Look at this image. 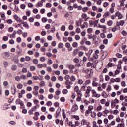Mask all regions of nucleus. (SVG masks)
Here are the masks:
<instances>
[{
	"label": "nucleus",
	"instance_id": "nucleus-1",
	"mask_svg": "<svg viewBox=\"0 0 127 127\" xmlns=\"http://www.w3.org/2000/svg\"><path fill=\"white\" fill-rule=\"evenodd\" d=\"M91 92L92 94V97L93 98H99L101 97V94L100 93H98L95 89H92L91 90Z\"/></svg>",
	"mask_w": 127,
	"mask_h": 127
},
{
	"label": "nucleus",
	"instance_id": "nucleus-2",
	"mask_svg": "<svg viewBox=\"0 0 127 127\" xmlns=\"http://www.w3.org/2000/svg\"><path fill=\"white\" fill-rule=\"evenodd\" d=\"M74 91L77 94V95H79L80 94H82V91L80 90L79 88V86L78 85H76L75 86L74 88Z\"/></svg>",
	"mask_w": 127,
	"mask_h": 127
},
{
	"label": "nucleus",
	"instance_id": "nucleus-3",
	"mask_svg": "<svg viewBox=\"0 0 127 127\" xmlns=\"http://www.w3.org/2000/svg\"><path fill=\"white\" fill-rule=\"evenodd\" d=\"M14 18L19 23H21V22H23V20H22L20 18L18 17V16H17V15H14Z\"/></svg>",
	"mask_w": 127,
	"mask_h": 127
},
{
	"label": "nucleus",
	"instance_id": "nucleus-4",
	"mask_svg": "<svg viewBox=\"0 0 127 127\" xmlns=\"http://www.w3.org/2000/svg\"><path fill=\"white\" fill-rule=\"evenodd\" d=\"M115 15L118 17V19H122L123 18V15H122L119 11L116 12L115 13Z\"/></svg>",
	"mask_w": 127,
	"mask_h": 127
},
{
	"label": "nucleus",
	"instance_id": "nucleus-5",
	"mask_svg": "<svg viewBox=\"0 0 127 127\" xmlns=\"http://www.w3.org/2000/svg\"><path fill=\"white\" fill-rule=\"evenodd\" d=\"M78 107L77 104H74L73 105L71 111L72 112H75L77 110H78Z\"/></svg>",
	"mask_w": 127,
	"mask_h": 127
},
{
	"label": "nucleus",
	"instance_id": "nucleus-6",
	"mask_svg": "<svg viewBox=\"0 0 127 127\" xmlns=\"http://www.w3.org/2000/svg\"><path fill=\"white\" fill-rule=\"evenodd\" d=\"M21 24H23L24 27H25V28H27V29H28L29 28V25H28L27 22H24L23 20L22 22H21Z\"/></svg>",
	"mask_w": 127,
	"mask_h": 127
},
{
	"label": "nucleus",
	"instance_id": "nucleus-7",
	"mask_svg": "<svg viewBox=\"0 0 127 127\" xmlns=\"http://www.w3.org/2000/svg\"><path fill=\"white\" fill-rule=\"evenodd\" d=\"M101 96L103 98H104V99H107L108 98V94H107L106 91H103L101 93Z\"/></svg>",
	"mask_w": 127,
	"mask_h": 127
},
{
	"label": "nucleus",
	"instance_id": "nucleus-8",
	"mask_svg": "<svg viewBox=\"0 0 127 127\" xmlns=\"http://www.w3.org/2000/svg\"><path fill=\"white\" fill-rule=\"evenodd\" d=\"M92 87L91 86H87L86 93L88 95V94H90L91 93V91H92Z\"/></svg>",
	"mask_w": 127,
	"mask_h": 127
},
{
	"label": "nucleus",
	"instance_id": "nucleus-9",
	"mask_svg": "<svg viewBox=\"0 0 127 127\" xmlns=\"http://www.w3.org/2000/svg\"><path fill=\"white\" fill-rule=\"evenodd\" d=\"M77 98L76 99V101L77 102H80L81 100H82V94H77Z\"/></svg>",
	"mask_w": 127,
	"mask_h": 127
},
{
	"label": "nucleus",
	"instance_id": "nucleus-10",
	"mask_svg": "<svg viewBox=\"0 0 127 127\" xmlns=\"http://www.w3.org/2000/svg\"><path fill=\"white\" fill-rule=\"evenodd\" d=\"M124 24H125V21L124 20L121 21L120 22H117L116 23V25L117 26H120V25H121L122 26H123Z\"/></svg>",
	"mask_w": 127,
	"mask_h": 127
},
{
	"label": "nucleus",
	"instance_id": "nucleus-11",
	"mask_svg": "<svg viewBox=\"0 0 127 127\" xmlns=\"http://www.w3.org/2000/svg\"><path fill=\"white\" fill-rule=\"evenodd\" d=\"M67 67L68 69H70V70H73V69L75 68V66L72 64H69V65H67Z\"/></svg>",
	"mask_w": 127,
	"mask_h": 127
},
{
	"label": "nucleus",
	"instance_id": "nucleus-12",
	"mask_svg": "<svg viewBox=\"0 0 127 127\" xmlns=\"http://www.w3.org/2000/svg\"><path fill=\"white\" fill-rule=\"evenodd\" d=\"M86 66L87 67H94V65H93V63L90 62L87 63Z\"/></svg>",
	"mask_w": 127,
	"mask_h": 127
},
{
	"label": "nucleus",
	"instance_id": "nucleus-13",
	"mask_svg": "<svg viewBox=\"0 0 127 127\" xmlns=\"http://www.w3.org/2000/svg\"><path fill=\"white\" fill-rule=\"evenodd\" d=\"M16 69H17V66L16 65H13L11 66L12 71H16Z\"/></svg>",
	"mask_w": 127,
	"mask_h": 127
},
{
	"label": "nucleus",
	"instance_id": "nucleus-14",
	"mask_svg": "<svg viewBox=\"0 0 127 127\" xmlns=\"http://www.w3.org/2000/svg\"><path fill=\"white\" fill-rule=\"evenodd\" d=\"M62 93L64 95H67L68 94V90L67 89H64L63 90Z\"/></svg>",
	"mask_w": 127,
	"mask_h": 127
},
{
	"label": "nucleus",
	"instance_id": "nucleus-15",
	"mask_svg": "<svg viewBox=\"0 0 127 127\" xmlns=\"http://www.w3.org/2000/svg\"><path fill=\"white\" fill-rule=\"evenodd\" d=\"M108 54H109V52H103L102 57H104V58H106V57H107V56H108Z\"/></svg>",
	"mask_w": 127,
	"mask_h": 127
},
{
	"label": "nucleus",
	"instance_id": "nucleus-16",
	"mask_svg": "<svg viewBox=\"0 0 127 127\" xmlns=\"http://www.w3.org/2000/svg\"><path fill=\"white\" fill-rule=\"evenodd\" d=\"M91 116L92 118H96V116H97V113L95 112H91Z\"/></svg>",
	"mask_w": 127,
	"mask_h": 127
},
{
	"label": "nucleus",
	"instance_id": "nucleus-17",
	"mask_svg": "<svg viewBox=\"0 0 127 127\" xmlns=\"http://www.w3.org/2000/svg\"><path fill=\"white\" fill-rule=\"evenodd\" d=\"M81 50H84V51H88V48L86 46H82L81 47Z\"/></svg>",
	"mask_w": 127,
	"mask_h": 127
},
{
	"label": "nucleus",
	"instance_id": "nucleus-18",
	"mask_svg": "<svg viewBox=\"0 0 127 127\" xmlns=\"http://www.w3.org/2000/svg\"><path fill=\"white\" fill-rule=\"evenodd\" d=\"M110 15V12H108L106 13H105L103 15L104 18H106V17H108Z\"/></svg>",
	"mask_w": 127,
	"mask_h": 127
},
{
	"label": "nucleus",
	"instance_id": "nucleus-19",
	"mask_svg": "<svg viewBox=\"0 0 127 127\" xmlns=\"http://www.w3.org/2000/svg\"><path fill=\"white\" fill-rule=\"evenodd\" d=\"M17 87L18 89H21L23 88V85L19 83L17 85Z\"/></svg>",
	"mask_w": 127,
	"mask_h": 127
},
{
	"label": "nucleus",
	"instance_id": "nucleus-20",
	"mask_svg": "<svg viewBox=\"0 0 127 127\" xmlns=\"http://www.w3.org/2000/svg\"><path fill=\"white\" fill-rule=\"evenodd\" d=\"M90 84H91V80H87L85 81V86H87V85H90Z\"/></svg>",
	"mask_w": 127,
	"mask_h": 127
},
{
	"label": "nucleus",
	"instance_id": "nucleus-21",
	"mask_svg": "<svg viewBox=\"0 0 127 127\" xmlns=\"http://www.w3.org/2000/svg\"><path fill=\"white\" fill-rule=\"evenodd\" d=\"M37 67L38 68V69H42V68L43 67V64H39L37 65Z\"/></svg>",
	"mask_w": 127,
	"mask_h": 127
},
{
	"label": "nucleus",
	"instance_id": "nucleus-22",
	"mask_svg": "<svg viewBox=\"0 0 127 127\" xmlns=\"http://www.w3.org/2000/svg\"><path fill=\"white\" fill-rule=\"evenodd\" d=\"M100 103L102 105H104L106 103V99H102L100 100Z\"/></svg>",
	"mask_w": 127,
	"mask_h": 127
},
{
	"label": "nucleus",
	"instance_id": "nucleus-23",
	"mask_svg": "<svg viewBox=\"0 0 127 127\" xmlns=\"http://www.w3.org/2000/svg\"><path fill=\"white\" fill-rule=\"evenodd\" d=\"M27 99H31L32 98V95L31 93H28L26 95Z\"/></svg>",
	"mask_w": 127,
	"mask_h": 127
},
{
	"label": "nucleus",
	"instance_id": "nucleus-24",
	"mask_svg": "<svg viewBox=\"0 0 127 127\" xmlns=\"http://www.w3.org/2000/svg\"><path fill=\"white\" fill-rule=\"evenodd\" d=\"M107 24L109 26H112L113 25V21L112 20H109L107 22Z\"/></svg>",
	"mask_w": 127,
	"mask_h": 127
},
{
	"label": "nucleus",
	"instance_id": "nucleus-25",
	"mask_svg": "<svg viewBox=\"0 0 127 127\" xmlns=\"http://www.w3.org/2000/svg\"><path fill=\"white\" fill-rule=\"evenodd\" d=\"M78 84L79 85H83V84H84V81L82 79H79L78 81Z\"/></svg>",
	"mask_w": 127,
	"mask_h": 127
},
{
	"label": "nucleus",
	"instance_id": "nucleus-26",
	"mask_svg": "<svg viewBox=\"0 0 127 127\" xmlns=\"http://www.w3.org/2000/svg\"><path fill=\"white\" fill-rule=\"evenodd\" d=\"M61 30L62 31H65V30H66V27L65 26V25L62 26V27H61Z\"/></svg>",
	"mask_w": 127,
	"mask_h": 127
},
{
	"label": "nucleus",
	"instance_id": "nucleus-27",
	"mask_svg": "<svg viewBox=\"0 0 127 127\" xmlns=\"http://www.w3.org/2000/svg\"><path fill=\"white\" fill-rule=\"evenodd\" d=\"M88 10H89V8H88V7H85L82 8V11H83V12H87Z\"/></svg>",
	"mask_w": 127,
	"mask_h": 127
},
{
	"label": "nucleus",
	"instance_id": "nucleus-28",
	"mask_svg": "<svg viewBox=\"0 0 127 127\" xmlns=\"http://www.w3.org/2000/svg\"><path fill=\"white\" fill-rule=\"evenodd\" d=\"M92 86L93 87H98V83L96 81H92Z\"/></svg>",
	"mask_w": 127,
	"mask_h": 127
},
{
	"label": "nucleus",
	"instance_id": "nucleus-29",
	"mask_svg": "<svg viewBox=\"0 0 127 127\" xmlns=\"http://www.w3.org/2000/svg\"><path fill=\"white\" fill-rule=\"evenodd\" d=\"M36 69V67L34 66H31L30 67V71H35V69Z\"/></svg>",
	"mask_w": 127,
	"mask_h": 127
},
{
	"label": "nucleus",
	"instance_id": "nucleus-30",
	"mask_svg": "<svg viewBox=\"0 0 127 127\" xmlns=\"http://www.w3.org/2000/svg\"><path fill=\"white\" fill-rule=\"evenodd\" d=\"M64 80H65V81H68L70 80V75H66L64 77Z\"/></svg>",
	"mask_w": 127,
	"mask_h": 127
},
{
	"label": "nucleus",
	"instance_id": "nucleus-31",
	"mask_svg": "<svg viewBox=\"0 0 127 127\" xmlns=\"http://www.w3.org/2000/svg\"><path fill=\"white\" fill-rule=\"evenodd\" d=\"M15 81H17V82H20L21 78L19 76H17L16 77H15Z\"/></svg>",
	"mask_w": 127,
	"mask_h": 127
},
{
	"label": "nucleus",
	"instance_id": "nucleus-32",
	"mask_svg": "<svg viewBox=\"0 0 127 127\" xmlns=\"http://www.w3.org/2000/svg\"><path fill=\"white\" fill-rule=\"evenodd\" d=\"M70 80L71 82H74V81H76V77H75V76H72L70 77Z\"/></svg>",
	"mask_w": 127,
	"mask_h": 127
},
{
	"label": "nucleus",
	"instance_id": "nucleus-33",
	"mask_svg": "<svg viewBox=\"0 0 127 127\" xmlns=\"http://www.w3.org/2000/svg\"><path fill=\"white\" fill-rule=\"evenodd\" d=\"M33 63H34V64H38V60L34 59L33 60Z\"/></svg>",
	"mask_w": 127,
	"mask_h": 127
},
{
	"label": "nucleus",
	"instance_id": "nucleus-34",
	"mask_svg": "<svg viewBox=\"0 0 127 127\" xmlns=\"http://www.w3.org/2000/svg\"><path fill=\"white\" fill-rule=\"evenodd\" d=\"M88 110L92 112V110H94V106L93 105H89L88 106Z\"/></svg>",
	"mask_w": 127,
	"mask_h": 127
},
{
	"label": "nucleus",
	"instance_id": "nucleus-35",
	"mask_svg": "<svg viewBox=\"0 0 127 127\" xmlns=\"http://www.w3.org/2000/svg\"><path fill=\"white\" fill-rule=\"evenodd\" d=\"M31 59V58L30 57H29V56H26L25 57V60H26V61H30Z\"/></svg>",
	"mask_w": 127,
	"mask_h": 127
},
{
	"label": "nucleus",
	"instance_id": "nucleus-36",
	"mask_svg": "<svg viewBox=\"0 0 127 127\" xmlns=\"http://www.w3.org/2000/svg\"><path fill=\"white\" fill-rule=\"evenodd\" d=\"M91 113H92V111H90L89 109L87 110L85 115L88 117V116H89V114H91Z\"/></svg>",
	"mask_w": 127,
	"mask_h": 127
},
{
	"label": "nucleus",
	"instance_id": "nucleus-37",
	"mask_svg": "<svg viewBox=\"0 0 127 127\" xmlns=\"http://www.w3.org/2000/svg\"><path fill=\"white\" fill-rule=\"evenodd\" d=\"M25 7H26V6L25 5V4H21L20 8H21V9H25Z\"/></svg>",
	"mask_w": 127,
	"mask_h": 127
},
{
	"label": "nucleus",
	"instance_id": "nucleus-38",
	"mask_svg": "<svg viewBox=\"0 0 127 127\" xmlns=\"http://www.w3.org/2000/svg\"><path fill=\"white\" fill-rule=\"evenodd\" d=\"M40 61H41L42 62H44L45 61V57H42L40 58Z\"/></svg>",
	"mask_w": 127,
	"mask_h": 127
},
{
	"label": "nucleus",
	"instance_id": "nucleus-39",
	"mask_svg": "<svg viewBox=\"0 0 127 127\" xmlns=\"http://www.w3.org/2000/svg\"><path fill=\"white\" fill-rule=\"evenodd\" d=\"M55 94L56 96H59V95L61 94V91H60V90H57V91L55 92Z\"/></svg>",
	"mask_w": 127,
	"mask_h": 127
},
{
	"label": "nucleus",
	"instance_id": "nucleus-40",
	"mask_svg": "<svg viewBox=\"0 0 127 127\" xmlns=\"http://www.w3.org/2000/svg\"><path fill=\"white\" fill-rule=\"evenodd\" d=\"M47 70L48 72H49L50 73L52 71V69H51V67L50 66L47 67Z\"/></svg>",
	"mask_w": 127,
	"mask_h": 127
},
{
	"label": "nucleus",
	"instance_id": "nucleus-41",
	"mask_svg": "<svg viewBox=\"0 0 127 127\" xmlns=\"http://www.w3.org/2000/svg\"><path fill=\"white\" fill-rule=\"evenodd\" d=\"M75 38L76 40H80L81 38L80 37V36L76 35L75 36Z\"/></svg>",
	"mask_w": 127,
	"mask_h": 127
},
{
	"label": "nucleus",
	"instance_id": "nucleus-42",
	"mask_svg": "<svg viewBox=\"0 0 127 127\" xmlns=\"http://www.w3.org/2000/svg\"><path fill=\"white\" fill-rule=\"evenodd\" d=\"M38 99L39 100H43V99H44V96L42 95H40L38 96Z\"/></svg>",
	"mask_w": 127,
	"mask_h": 127
},
{
	"label": "nucleus",
	"instance_id": "nucleus-43",
	"mask_svg": "<svg viewBox=\"0 0 127 127\" xmlns=\"http://www.w3.org/2000/svg\"><path fill=\"white\" fill-rule=\"evenodd\" d=\"M22 72L23 73H27V69L26 68H23L22 69Z\"/></svg>",
	"mask_w": 127,
	"mask_h": 127
},
{
	"label": "nucleus",
	"instance_id": "nucleus-44",
	"mask_svg": "<svg viewBox=\"0 0 127 127\" xmlns=\"http://www.w3.org/2000/svg\"><path fill=\"white\" fill-rule=\"evenodd\" d=\"M115 106H116V105H115V102L114 101V100H112L111 101V108H114L115 107Z\"/></svg>",
	"mask_w": 127,
	"mask_h": 127
},
{
	"label": "nucleus",
	"instance_id": "nucleus-45",
	"mask_svg": "<svg viewBox=\"0 0 127 127\" xmlns=\"http://www.w3.org/2000/svg\"><path fill=\"white\" fill-rule=\"evenodd\" d=\"M103 108V107H102V105H99L97 107V111H101L102 109Z\"/></svg>",
	"mask_w": 127,
	"mask_h": 127
},
{
	"label": "nucleus",
	"instance_id": "nucleus-46",
	"mask_svg": "<svg viewBox=\"0 0 127 127\" xmlns=\"http://www.w3.org/2000/svg\"><path fill=\"white\" fill-rule=\"evenodd\" d=\"M86 123H87V121H86V120L83 119L82 120L81 124V125L84 126V125H85Z\"/></svg>",
	"mask_w": 127,
	"mask_h": 127
},
{
	"label": "nucleus",
	"instance_id": "nucleus-47",
	"mask_svg": "<svg viewBox=\"0 0 127 127\" xmlns=\"http://www.w3.org/2000/svg\"><path fill=\"white\" fill-rule=\"evenodd\" d=\"M115 79V82L116 83H120V82H121V78H116Z\"/></svg>",
	"mask_w": 127,
	"mask_h": 127
},
{
	"label": "nucleus",
	"instance_id": "nucleus-48",
	"mask_svg": "<svg viewBox=\"0 0 127 127\" xmlns=\"http://www.w3.org/2000/svg\"><path fill=\"white\" fill-rule=\"evenodd\" d=\"M63 73V74H64V75H67V74L69 73V71H68V70H64Z\"/></svg>",
	"mask_w": 127,
	"mask_h": 127
},
{
	"label": "nucleus",
	"instance_id": "nucleus-49",
	"mask_svg": "<svg viewBox=\"0 0 127 127\" xmlns=\"http://www.w3.org/2000/svg\"><path fill=\"white\" fill-rule=\"evenodd\" d=\"M63 46H64V44H63V43H60L59 44L58 47L59 48H62V47H63Z\"/></svg>",
	"mask_w": 127,
	"mask_h": 127
},
{
	"label": "nucleus",
	"instance_id": "nucleus-50",
	"mask_svg": "<svg viewBox=\"0 0 127 127\" xmlns=\"http://www.w3.org/2000/svg\"><path fill=\"white\" fill-rule=\"evenodd\" d=\"M3 86L6 87V86H8V82L5 81L3 82Z\"/></svg>",
	"mask_w": 127,
	"mask_h": 127
},
{
	"label": "nucleus",
	"instance_id": "nucleus-51",
	"mask_svg": "<svg viewBox=\"0 0 127 127\" xmlns=\"http://www.w3.org/2000/svg\"><path fill=\"white\" fill-rule=\"evenodd\" d=\"M47 106L50 107L52 105V102L51 101H48L46 103Z\"/></svg>",
	"mask_w": 127,
	"mask_h": 127
},
{
	"label": "nucleus",
	"instance_id": "nucleus-52",
	"mask_svg": "<svg viewBox=\"0 0 127 127\" xmlns=\"http://www.w3.org/2000/svg\"><path fill=\"white\" fill-rule=\"evenodd\" d=\"M116 56L118 58H122V57H123V56L120 53H117Z\"/></svg>",
	"mask_w": 127,
	"mask_h": 127
},
{
	"label": "nucleus",
	"instance_id": "nucleus-53",
	"mask_svg": "<svg viewBox=\"0 0 127 127\" xmlns=\"http://www.w3.org/2000/svg\"><path fill=\"white\" fill-rule=\"evenodd\" d=\"M3 40L4 41H7V40H8V37H7V36H4L3 37Z\"/></svg>",
	"mask_w": 127,
	"mask_h": 127
},
{
	"label": "nucleus",
	"instance_id": "nucleus-54",
	"mask_svg": "<svg viewBox=\"0 0 127 127\" xmlns=\"http://www.w3.org/2000/svg\"><path fill=\"white\" fill-rule=\"evenodd\" d=\"M46 55L48 57H51L52 56V54L51 53L47 52L46 53Z\"/></svg>",
	"mask_w": 127,
	"mask_h": 127
},
{
	"label": "nucleus",
	"instance_id": "nucleus-55",
	"mask_svg": "<svg viewBox=\"0 0 127 127\" xmlns=\"http://www.w3.org/2000/svg\"><path fill=\"white\" fill-rule=\"evenodd\" d=\"M100 37L101 38H105L106 37V35L104 33H102L100 34Z\"/></svg>",
	"mask_w": 127,
	"mask_h": 127
},
{
	"label": "nucleus",
	"instance_id": "nucleus-56",
	"mask_svg": "<svg viewBox=\"0 0 127 127\" xmlns=\"http://www.w3.org/2000/svg\"><path fill=\"white\" fill-rule=\"evenodd\" d=\"M93 127H99V126H98V125H96L97 122H96V121L93 122Z\"/></svg>",
	"mask_w": 127,
	"mask_h": 127
},
{
	"label": "nucleus",
	"instance_id": "nucleus-57",
	"mask_svg": "<svg viewBox=\"0 0 127 127\" xmlns=\"http://www.w3.org/2000/svg\"><path fill=\"white\" fill-rule=\"evenodd\" d=\"M34 25H35V26L39 27V26H40V23H39V22H36L34 23Z\"/></svg>",
	"mask_w": 127,
	"mask_h": 127
},
{
	"label": "nucleus",
	"instance_id": "nucleus-58",
	"mask_svg": "<svg viewBox=\"0 0 127 127\" xmlns=\"http://www.w3.org/2000/svg\"><path fill=\"white\" fill-rule=\"evenodd\" d=\"M52 60H51V59H48V65H51V64L52 63Z\"/></svg>",
	"mask_w": 127,
	"mask_h": 127
},
{
	"label": "nucleus",
	"instance_id": "nucleus-59",
	"mask_svg": "<svg viewBox=\"0 0 127 127\" xmlns=\"http://www.w3.org/2000/svg\"><path fill=\"white\" fill-rule=\"evenodd\" d=\"M14 43H15V42L13 39L10 40L9 41V43L10 44H14Z\"/></svg>",
	"mask_w": 127,
	"mask_h": 127
},
{
	"label": "nucleus",
	"instance_id": "nucleus-60",
	"mask_svg": "<svg viewBox=\"0 0 127 127\" xmlns=\"http://www.w3.org/2000/svg\"><path fill=\"white\" fill-rule=\"evenodd\" d=\"M51 27L50 24H46L45 26L46 29H50Z\"/></svg>",
	"mask_w": 127,
	"mask_h": 127
},
{
	"label": "nucleus",
	"instance_id": "nucleus-61",
	"mask_svg": "<svg viewBox=\"0 0 127 127\" xmlns=\"http://www.w3.org/2000/svg\"><path fill=\"white\" fill-rule=\"evenodd\" d=\"M41 111L43 112H46V107L43 106L41 107Z\"/></svg>",
	"mask_w": 127,
	"mask_h": 127
},
{
	"label": "nucleus",
	"instance_id": "nucleus-62",
	"mask_svg": "<svg viewBox=\"0 0 127 127\" xmlns=\"http://www.w3.org/2000/svg\"><path fill=\"white\" fill-rule=\"evenodd\" d=\"M8 31H9V32H12V31H13V27H10L8 29Z\"/></svg>",
	"mask_w": 127,
	"mask_h": 127
},
{
	"label": "nucleus",
	"instance_id": "nucleus-63",
	"mask_svg": "<svg viewBox=\"0 0 127 127\" xmlns=\"http://www.w3.org/2000/svg\"><path fill=\"white\" fill-rule=\"evenodd\" d=\"M76 31L77 33H80L81 32V29L80 28H77Z\"/></svg>",
	"mask_w": 127,
	"mask_h": 127
},
{
	"label": "nucleus",
	"instance_id": "nucleus-64",
	"mask_svg": "<svg viewBox=\"0 0 127 127\" xmlns=\"http://www.w3.org/2000/svg\"><path fill=\"white\" fill-rule=\"evenodd\" d=\"M47 20H48V19L47 18H43L42 19V22H44V23L46 22V21H47Z\"/></svg>",
	"mask_w": 127,
	"mask_h": 127
}]
</instances>
